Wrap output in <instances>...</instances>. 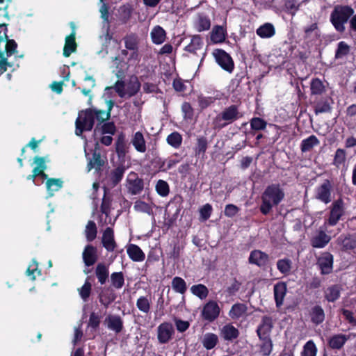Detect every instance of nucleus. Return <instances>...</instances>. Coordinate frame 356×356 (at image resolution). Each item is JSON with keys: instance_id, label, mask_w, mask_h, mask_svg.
I'll use <instances>...</instances> for the list:
<instances>
[{"instance_id": "23", "label": "nucleus", "mask_w": 356, "mask_h": 356, "mask_svg": "<svg viewBox=\"0 0 356 356\" xmlns=\"http://www.w3.org/2000/svg\"><path fill=\"white\" fill-rule=\"evenodd\" d=\"M210 38L212 42L221 43L225 40L226 30L222 26H214L210 33Z\"/></svg>"}, {"instance_id": "58", "label": "nucleus", "mask_w": 356, "mask_h": 356, "mask_svg": "<svg viewBox=\"0 0 356 356\" xmlns=\"http://www.w3.org/2000/svg\"><path fill=\"white\" fill-rule=\"evenodd\" d=\"M156 191L161 196H166L169 193V186L166 181L163 180L158 181L156 185Z\"/></svg>"}, {"instance_id": "9", "label": "nucleus", "mask_w": 356, "mask_h": 356, "mask_svg": "<svg viewBox=\"0 0 356 356\" xmlns=\"http://www.w3.org/2000/svg\"><path fill=\"white\" fill-rule=\"evenodd\" d=\"M220 309L218 303L213 300L209 301L203 307L202 316L208 321H213L220 314Z\"/></svg>"}, {"instance_id": "64", "label": "nucleus", "mask_w": 356, "mask_h": 356, "mask_svg": "<svg viewBox=\"0 0 356 356\" xmlns=\"http://www.w3.org/2000/svg\"><path fill=\"white\" fill-rule=\"evenodd\" d=\"M207 148V141L206 138L202 137L197 139V144L195 149L197 154H204Z\"/></svg>"}, {"instance_id": "1", "label": "nucleus", "mask_w": 356, "mask_h": 356, "mask_svg": "<svg viewBox=\"0 0 356 356\" xmlns=\"http://www.w3.org/2000/svg\"><path fill=\"white\" fill-rule=\"evenodd\" d=\"M284 192L280 185L272 184L268 186L261 195V212L264 215L269 213L273 207L277 205L284 199Z\"/></svg>"}, {"instance_id": "60", "label": "nucleus", "mask_w": 356, "mask_h": 356, "mask_svg": "<svg viewBox=\"0 0 356 356\" xmlns=\"http://www.w3.org/2000/svg\"><path fill=\"white\" fill-rule=\"evenodd\" d=\"M8 67H12V65L8 62V57L6 56L5 53L0 51V74L4 73Z\"/></svg>"}, {"instance_id": "39", "label": "nucleus", "mask_w": 356, "mask_h": 356, "mask_svg": "<svg viewBox=\"0 0 356 356\" xmlns=\"http://www.w3.org/2000/svg\"><path fill=\"white\" fill-rule=\"evenodd\" d=\"M218 341V336L213 333L205 334L202 340L203 346L207 350L213 348L216 346Z\"/></svg>"}, {"instance_id": "55", "label": "nucleus", "mask_w": 356, "mask_h": 356, "mask_svg": "<svg viewBox=\"0 0 356 356\" xmlns=\"http://www.w3.org/2000/svg\"><path fill=\"white\" fill-rule=\"evenodd\" d=\"M182 141V137L178 132H173L167 138V142L175 148H178Z\"/></svg>"}, {"instance_id": "2", "label": "nucleus", "mask_w": 356, "mask_h": 356, "mask_svg": "<svg viewBox=\"0 0 356 356\" xmlns=\"http://www.w3.org/2000/svg\"><path fill=\"white\" fill-rule=\"evenodd\" d=\"M354 13L353 9L348 6H337L330 15V22L339 32L345 31L344 24Z\"/></svg>"}, {"instance_id": "46", "label": "nucleus", "mask_w": 356, "mask_h": 356, "mask_svg": "<svg viewBox=\"0 0 356 356\" xmlns=\"http://www.w3.org/2000/svg\"><path fill=\"white\" fill-rule=\"evenodd\" d=\"M136 307L143 313L148 314L150 311L151 300L146 296H141L136 301Z\"/></svg>"}, {"instance_id": "43", "label": "nucleus", "mask_w": 356, "mask_h": 356, "mask_svg": "<svg viewBox=\"0 0 356 356\" xmlns=\"http://www.w3.org/2000/svg\"><path fill=\"white\" fill-rule=\"evenodd\" d=\"M318 139L314 135L310 136L302 141L300 146L301 151L303 152L310 151L314 146L318 145Z\"/></svg>"}, {"instance_id": "31", "label": "nucleus", "mask_w": 356, "mask_h": 356, "mask_svg": "<svg viewBox=\"0 0 356 356\" xmlns=\"http://www.w3.org/2000/svg\"><path fill=\"white\" fill-rule=\"evenodd\" d=\"M348 339L349 337L345 334H339L331 337L328 343L330 348L333 349H340Z\"/></svg>"}, {"instance_id": "47", "label": "nucleus", "mask_w": 356, "mask_h": 356, "mask_svg": "<svg viewBox=\"0 0 356 356\" xmlns=\"http://www.w3.org/2000/svg\"><path fill=\"white\" fill-rule=\"evenodd\" d=\"M172 287L175 291L181 294H184L187 289L186 282L179 277H175L172 279Z\"/></svg>"}, {"instance_id": "41", "label": "nucleus", "mask_w": 356, "mask_h": 356, "mask_svg": "<svg viewBox=\"0 0 356 356\" xmlns=\"http://www.w3.org/2000/svg\"><path fill=\"white\" fill-rule=\"evenodd\" d=\"M124 40L127 49L137 51L139 39L136 34L130 33L124 38Z\"/></svg>"}, {"instance_id": "24", "label": "nucleus", "mask_w": 356, "mask_h": 356, "mask_svg": "<svg viewBox=\"0 0 356 356\" xmlns=\"http://www.w3.org/2000/svg\"><path fill=\"white\" fill-rule=\"evenodd\" d=\"M272 327L273 322L271 318L268 316H264L261 321V324L257 330L259 337L262 338V337H268Z\"/></svg>"}, {"instance_id": "52", "label": "nucleus", "mask_w": 356, "mask_h": 356, "mask_svg": "<svg viewBox=\"0 0 356 356\" xmlns=\"http://www.w3.org/2000/svg\"><path fill=\"white\" fill-rule=\"evenodd\" d=\"M350 51V47L343 41L340 42L338 44L337 49L335 53V58H342L345 56L348 55Z\"/></svg>"}, {"instance_id": "57", "label": "nucleus", "mask_w": 356, "mask_h": 356, "mask_svg": "<svg viewBox=\"0 0 356 356\" xmlns=\"http://www.w3.org/2000/svg\"><path fill=\"white\" fill-rule=\"evenodd\" d=\"M346 159V151L343 149H337L334 158V164L339 168L341 165L344 164Z\"/></svg>"}, {"instance_id": "10", "label": "nucleus", "mask_w": 356, "mask_h": 356, "mask_svg": "<svg viewBox=\"0 0 356 356\" xmlns=\"http://www.w3.org/2000/svg\"><path fill=\"white\" fill-rule=\"evenodd\" d=\"M332 184L330 181L325 179L316 189V197L320 201L327 204L331 202Z\"/></svg>"}, {"instance_id": "22", "label": "nucleus", "mask_w": 356, "mask_h": 356, "mask_svg": "<svg viewBox=\"0 0 356 356\" xmlns=\"http://www.w3.org/2000/svg\"><path fill=\"white\" fill-rule=\"evenodd\" d=\"M204 42L201 36L197 35H193L191 40V42L186 46L185 50L191 54H197L198 51H201Z\"/></svg>"}, {"instance_id": "50", "label": "nucleus", "mask_w": 356, "mask_h": 356, "mask_svg": "<svg viewBox=\"0 0 356 356\" xmlns=\"http://www.w3.org/2000/svg\"><path fill=\"white\" fill-rule=\"evenodd\" d=\"M88 280L89 277L86 280L84 284L78 289L79 293L84 302L88 300L92 290V284Z\"/></svg>"}, {"instance_id": "35", "label": "nucleus", "mask_w": 356, "mask_h": 356, "mask_svg": "<svg viewBox=\"0 0 356 356\" xmlns=\"http://www.w3.org/2000/svg\"><path fill=\"white\" fill-rule=\"evenodd\" d=\"M124 167L118 166L117 168L114 169L111 172V174L109 175L108 177L109 181L111 182V187H114L121 181L124 175Z\"/></svg>"}, {"instance_id": "54", "label": "nucleus", "mask_w": 356, "mask_h": 356, "mask_svg": "<svg viewBox=\"0 0 356 356\" xmlns=\"http://www.w3.org/2000/svg\"><path fill=\"white\" fill-rule=\"evenodd\" d=\"M134 208L136 211L146 213L149 215L153 214L152 207L143 201H136L134 204Z\"/></svg>"}, {"instance_id": "25", "label": "nucleus", "mask_w": 356, "mask_h": 356, "mask_svg": "<svg viewBox=\"0 0 356 356\" xmlns=\"http://www.w3.org/2000/svg\"><path fill=\"white\" fill-rule=\"evenodd\" d=\"M220 334L225 340L232 341L238 337L239 332L232 325L227 324L222 327Z\"/></svg>"}, {"instance_id": "59", "label": "nucleus", "mask_w": 356, "mask_h": 356, "mask_svg": "<svg viewBox=\"0 0 356 356\" xmlns=\"http://www.w3.org/2000/svg\"><path fill=\"white\" fill-rule=\"evenodd\" d=\"M215 99L212 97H204L200 95L197 97V102L202 109L206 108L214 102Z\"/></svg>"}, {"instance_id": "26", "label": "nucleus", "mask_w": 356, "mask_h": 356, "mask_svg": "<svg viewBox=\"0 0 356 356\" xmlns=\"http://www.w3.org/2000/svg\"><path fill=\"white\" fill-rule=\"evenodd\" d=\"M152 42L156 44H161L166 39L165 31L160 26H154L150 33Z\"/></svg>"}, {"instance_id": "62", "label": "nucleus", "mask_w": 356, "mask_h": 356, "mask_svg": "<svg viewBox=\"0 0 356 356\" xmlns=\"http://www.w3.org/2000/svg\"><path fill=\"white\" fill-rule=\"evenodd\" d=\"M212 212V207L209 204H206L200 210V216L203 221L209 218Z\"/></svg>"}, {"instance_id": "17", "label": "nucleus", "mask_w": 356, "mask_h": 356, "mask_svg": "<svg viewBox=\"0 0 356 356\" xmlns=\"http://www.w3.org/2000/svg\"><path fill=\"white\" fill-rule=\"evenodd\" d=\"M83 259L86 266L93 265L97 260L96 248L91 245L86 246L83 252Z\"/></svg>"}, {"instance_id": "5", "label": "nucleus", "mask_w": 356, "mask_h": 356, "mask_svg": "<svg viewBox=\"0 0 356 356\" xmlns=\"http://www.w3.org/2000/svg\"><path fill=\"white\" fill-rule=\"evenodd\" d=\"M238 111L235 105L226 108L220 114L218 115L213 120L215 128L221 129L226 125L233 122L238 118Z\"/></svg>"}, {"instance_id": "30", "label": "nucleus", "mask_w": 356, "mask_h": 356, "mask_svg": "<svg viewBox=\"0 0 356 356\" xmlns=\"http://www.w3.org/2000/svg\"><path fill=\"white\" fill-rule=\"evenodd\" d=\"M63 181L61 179L49 178L46 181V187L50 197L54 195V193L59 191L63 187Z\"/></svg>"}, {"instance_id": "8", "label": "nucleus", "mask_w": 356, "mask_h": 356, "mask_svg": "<svg viewBox=\"0 0 356 356\" xmlns=\"http://www.w3.org/2000/svg\"><path fill=\"white\" fill-rule=\"evenodd\" d=\"M327 229L326 223L321 227L315 235L311 239V245L316 248H324L331 240V236L325 233Z\"/></svg>"}, {"instance_id": "18", "label": "nucleus", "mask_w": 356, "mask_h": 356, "mask_svg": "<svg viewBox=\"0 0 356 356\" xmlns=\"http://www.w3.org/2000/svg\"><path fill=\"white\" fill-rule=\"evenodd\" d=\"M341 291V287L339 285L330 286L324 290L325 299L330 302H334L339 298Z\"/></svg>"}, {"instance_id": "56", "label": "nucleus", "mask_w": 356, "mask_h": 356, "mask_svg": "<svg viewBox=\"0 0 356 356\" xmlns=\"http://www.w3.org/2000/svg\"><path fill=\"white\" fill-rule=\"evenodd\" d=\"M331 111V106L327 100H321L316 103L315 106V113H328Z\"/></svg>"}, {"instance_id": "42", "label": "nucleus", "mask_w": 356, "mask_h": 356, "mask_svg": "<svg viewBox=\"0 0 356 356\" xmlns=\"http://www.w3.org/2000/svg\"><path fill=\"white\" fill-rule=\"evenodd\" d=\"M261 340L260 344V353L263 356H268L273 349V343L269 337H262L259 338Z\"/></svg>"}, {"instance_id": "45", "label": "nucleus", "mask_w": 356, "mask_h": 356, "mask_svg": "<svg viewBox=\"0 0 356 356\" xmlns=\"http://www.w3.org/2000/svg\"><path fill=\"white\" fill-rule=\"evenodd\" d=\"M277 268L281 273L289 275L292 268V261L286 258L280 259L277 262Z\"/></svg>"}, {"instance_id": "21", "label": "nucleus", "mask_w": 356, "mask_h": 356, "mask_svg": "<svg viewBox=\"0 0 356 356\" xmlns=\"http://www.w3.org/2000/svg\"><path fill=\"white\" fill-rule=\"evenodd\" d=\"M337 242L345 251L356 248V236L355 235H341L337 238Z\"/></svg>"}, {"instance_id": "3", "label": "nucleus", "mask_w": 356, "mask_h": 356, "mask_svg": "<svg viewBox=\"0 0 356 356\" xmlns=\"http://www.w3.org/2000/svg\"><path fill=\"white\" fill-rule=\"evenodd\" d=\"M111 88H114L115 92L122 98L131 97L139 91L140 83L137 77L132 76L127 84L122 81H118L113 86L106 87V90Z\"/></svg>"}, {"instance_id": "44", "label": "nucleus", "mask_w": 356, "mask_h": 356, "mask_svg": "<svg viewBox=\"0 0 356 356\" xmlns=\"http://www.w3.org/2000/svg\"><path fill=\"white\" fill-rule=\"evenodd\" d=\"M85 235L88 241H92L97 236V229L92 220H89L86 226Z\"/></svg>"}, {"instance_id": "49", "label": "nucleus", "mask_w": 356, "mask_h": 356, "mask_svg": "<svg viewBox=\"0 0 356 356\" xmlns=\"http://www.w3.org/2000/svg\"><path fill=\"white\" fill-rule=\"evenodd\" d=\"M191 291L193 294L202 300L206 298L209 293L208 289L204 285L201 284L192 286Z\"/></svg>"}, {"instance_id": "15", "label": "nucleus", "mask_w": 356, "mask_h": 356, "mask_svg": "<svg viewBox=\"0 0 356 356\" xmlns=\"http://www.w3.org/2000/svg\"><path fill=\"white\" fill-rule=\"evenodd\" d=\"M129 191L136 195L140 193L143 188V180L138 178L135 174L130 175L127 179Z\"/></svg>"}, {"instance_id": "7", "label": "nucleus", "mask_w": 356, "mask_h": 356, "mask_svg": "<svg viewBox=\"0 0 356 356\" xmlns=\"http://www.w3.org/2000/svg\"><path fill=\"white\" fill-rule=\"evenodd\" d=\"M213 55L216 62L225 70L231 72L234 69V62L231 56L222 49H216L213 52Z\"/></svg>"}, {"instance_id": "11", "label": "nucleus", "mask_w": 356, "mask_h": 356, "mask_svg": "<svg viewBox=\"0 0 356 356\" xmlns=\"http://www.w3.org/2000/svg\"><path fill=\"white\" fill-rule=\"evenodd\" d=\"M158 340L161 343H168L174 333L173 326L170 323H163L157 328Z\"/></svg>"}, {"instance_id": "34", "label": "nucleus", "mask_w": 356, "mask_h": 356, "mask_svg": "<svg viewBox=\"0 0 356 356\" xmlns=\"http://www.w3.org/2000/svg\"><path fill=\"white\" fill-rule=\"evenodd\" d=\"M95 275L101 284H105L109 275L108 266L103 263H99L95 268Z\"/></svg>"}, {"instance_id": "13", "label": "nucleus", "mask_w": 356, "mask_h": 356, "mask_svg": "<svg viewBox=\"0 0 356 356\" xmlns=\"http://www.w3.org/2000/svg\"><path fill=\"white\" fill-rule=\"evenodd\" d=\"M105 323L109 330L116 333L120 332L123 329V321L120 316L109 314L106 317Z\"/></svg>"}, {"instance_id": "38", "label": "nucleus", "mask_w": 356, "mask_h": 356, "mask_svg": "<svg viewBox=\"0 0 356 356\" xmlns=\"http://www.w3.org/2000/svg\"><path fill=\"white\" fill-rule=\"evenodd\" d=\"M195 27L199 32L209 30L211 27V21L207 16L199 15L195 22Z\"/></svg>"}, {"instance_id": "29", "label": "nucleus", "mask_w": 356, "mask_h": 356, "mask_svg": "<svg viewBox=\"0 0 356 356\" xmlns=\"http://www.w3.org/2000/svg\"><path fill=\"white\" fill-rule=\"evenodd\" d=\"M76 49V43L75 42V33H72L65 38V43L63 49V56L69 57L72 53Z\"/></svg>"}, {"instance_id": "6", "label": "nucleus", "mask_w": 356, "mask_h": 356, "mask_svg": "<svg viewBox=\"0 0 356 356\" xmlns=\"http://www.w3.org/2000/svg\"><path fill=\"white\" fill-rule=\"evenodd\" d=\"M344 213L343 202L342 200L339 199L334 202L332 204L330 216L327 221L325 222L326 225L334 226L335 225Z\"/></svg>"}, {"instance_id": "48", "label": "nucleus", "mask_w": 356, "mask_h": 356, "mask_svg": "<svg viewBox=\"0 0 356 356\" xmlns=\"http://www.w3.org/2000/svg\"><path fill=\"white\" fill-rule=\"evenodd\" d=\"M312 95H320L325 92V86L319 79H314L310 84Z\"/></svg>"}, {"instance_id": "36", "label": "nucleus", "mask_w": 356, "mask_h": 356, "mask_svg": "<svg viewBox=\"0 0 356 356\" xmlns=\"http://www.w3.org/2000/svg\"><path fill=\"white\" fill-rule=\"evenodd\" d=\"M275 33L274 26L270 23H266L257 29V34L262 38H271Z\"/></svg>"}, {"instance_id": "12", "label": "nucleus", "mask_w": 356, "mask_h": 356, "mask_svg": "<svg viewBox=\"0 0 356 356\" xmlns=\"http://www.w3.org/2000/svg\"><path fill=\"white\" fill-rule=\"evenodd\" d=\"M99 150V145L98 142H97L95 143L92 156L91 159H90L87 165L88 171H90L92 169H95L96 171H99L104 165V161L101 158V154Z\"/></svg>"}, {"instance_id": "32", "label": "nucleus", "mask_w": 356, "mask_h": 356, "mask_svg": "<svg viewBox=\"0 0 356 356\" xmlns=\"http://www.w3.org/2000/svg\"><path fill=\"white\" fill-rule=\"evenodd\" d=\"M115 151L119 159L123 161L127 152V145L124 135L121 134L118 136L115 143Z\"/></svg>"}, {"instance_id": "37", "label": "nucleus", "mask_w": 356, "mask_h": 356, "mask_svg": "<svg viewBox=\"0 0 356 356\" xmlns=\"http://www.w3.org/2000/svg\"><path fill=\"white\" fill-rule=\"evenodd\" d=\"M107 111L94 109V113H95V118H96L100 123L109 119L111 116V111L113 107L114 103L112 100H109L107 102Z\"/></svg>"}, {"instance_id": "28", "label": "nucleus", "mask_w": 356, "mask_h": 356, "mask_svg": "<svg viewBox=\"0 0 356 356\" xmlns=\"http://www.w3.org/2000/svg\"><path fill=\"white\" fill-rule=\"evenodd\" d=\"M131 142L138 152L144 153L146 151V143L140 131H137L134 134Z\"/></svg>"}, {"instance_id": "4", "label": "nucleus", "mask_w": 356, "mask_h": 356, "mask_svg": "<svg viewBox=\"0 0 356 356\" xmlns=\"http://www.w3.org/2000/svg\"><path fill=\"white\" fill-rule=\"evenodd\" d=\"M94 109L88 108L79 113L75 124V134L81 136L84 131L92 130L95 123Z\"/></svg>"}, {"instance_id": "20", "label": "nucleus", "mask_w": 356, "mask_h": 356, "mask_svg": "<svg viewBox=\"0 0 356 356\" xmlns=\"http://www.w3.org/2000/svg\"><path fill=\"white\" fill-rule=\"evenodd\" d=\"M286 293V284L284 282H278L274 286V297L277 307L282 305Z\"/></svg>"}, {"instance_id": "61", "label": "nucleus", "mask_w": 356, "mask_h": 356, "mask_svg": "<svg viewBox=\"0 0 356 356\" xmlns=\"http://www.w3.org/2000/svg\"><path fill=\"white\" fill-rule=\"evenodd\" d=\"M266 122L261 118H254L251 120V127L254 130H262L266 128Z\"/></svg>"}, {"instance_id": "40", "label": "nucleus", "mask_w": 356, "mask_h": 356, "mask_svg": "<svg viewBox=\"0 0 356 356\" xmlns=\"http://www.w3.org/2000/svg\"><path fill=\"white\" fill-rule=\"evenodd\" d=\"M311 318L315 324L321 323L325 319V313L323 308L319 305H316L312 309Z\"/></svg>"}, {"instance_id": "63", "label": "nucleus", "mask_w": 356, "mask_h": 356, "mask_svg": "<svg viewBox=\"0 0 356 356\" xmlns=\"http://www.w3.org/2000/svg\"><path fill=\"white\" fill-rule=\"evenodd\" d=\"M284 6L286 11L292 15H295L296 11L299 9V5H297L295 0H286Z\"/></svg>"}, {"instance_id": "33", "label": "nucleus", "mask_w": 356, "mask_h": 356, "mask_svg": "<svg viewBox=\"0 0 356 356\" xmlns=\"http://www.w3.org/2000/svg\"><path fill=\"white\" fill-rule=\"evenodd\" d=\"M247 313V307L242 303H237L232 307L229 312V316L232 319H238L245 316Z\"/></svg>"}, {"instance_id": "27", "label": "nucleus", "mask_w": 356, "mask_h": 356, "mask_svg": "<svg viewBox=\"0 0 356 356\" xmlns=\"http://www.w3.org/2000/svg\"><path fill=\"white\" fill-rule=\"evenodd\" d=\"M129 257L134 261H142L145 259V255L142 250L136 245L131 244L127 250Z\"/></svg>"}, {"instance_id": "14", "label": "nucleus", "mask_w": 356, "mask_h": 356, "mask_svg": "<svg viewBox=\"0 0 356 356\" xmlns=\"http://www.w3.org/2000/svg\"><path fill=\"white\" fill-rule=\"evenodd\" d=\"M318 266L323 274H329L332 270L333 257L329 252L323 253L318 260Z\"/></svg>"}, {"instance_id": "53", "label": "nucleus", "mask_w": 356, "mask_h": 356, "mask_svg": "<svg viewBox=\"0 0 356 356\" xmlns=\"http://www.w3.org/2000/svg\"><path fill=\"white\" fill-rule=\"evenodd\" d=\"M111 280L113 286L116 289L122 288L124 283V276L121 272L112 273Z\"/></svg>"}, {"instance_id": "51", "label": "nucleus", "mask_w": 356, "mask_h": 356, "mask_svg": "<svg viewBox=\"0 0 356 356\" xmlns=\"http://www.w3.org/2000/svg\"><path fill=\"white\" fill-rule=\"evenodd\" d=\"M316 353L317 348L313 341L310 340L305 344L301 356H316Z\"/></svg>"}, {"instance_id": "19", "label": "nucleus", "mask_w": 356, "mask_h": 356, "mask_svg": "<svg viewBox=\"0 0 356 356\" xmlns=\"http://www.w3.org/2000/svg\"><path fill=\"white\" fill-rule=\"evenodd\" d=\"M268 261V256L260 250H253L249 257V262L258 266H264Z\"/></svg>"}, {"instance_id": "16", "label": "nucleus", "mask_w": 356, "mask_h": 356, "mask_svg": "<svg viewBox=\"0 0 356 356\" xmlns=\"http://www.w3.org/2000/svg\"><path fill=\"white\" fill-rule=\"evenodd\" d=\"M103 246L109 252H112L116 247L114 240L113 230L111 227H107L102 236Z\"/></svg>"}]
</instances>
